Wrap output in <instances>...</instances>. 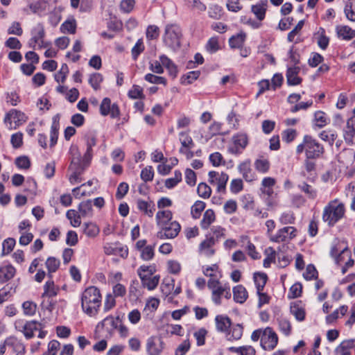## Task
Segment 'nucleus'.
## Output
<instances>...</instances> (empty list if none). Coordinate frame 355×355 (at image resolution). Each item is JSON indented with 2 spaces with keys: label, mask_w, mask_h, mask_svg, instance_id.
<instances>
[{
  "label": "nucleus",
  "mask_w": 355,
  "mask_h": 355,
  "mask_svg": "<svg viewBox=\"0 0 355 355\" xmlns=\"http://www.w3.org/2000/svg\"><path fill=\"white\" fill-rule=\"evenodd\" d=\"M142 285L146 287L148 290L155 289L159 284V276L145 277L141 279Z\"/></svg>",
  "instance_id": "50"
},
{
  "label": "nucleus",
  "mask_w": 355,
  "mask_h": 355,
  "mask_svg": "<svg viewBox=\"0 0 355 355\" xmlns=\"http://www.w3.org/2000/svg\"><path fill=\"white\" fill-rule=\"evenodd\" d=\"M207 286L211 291V298L216 304L221 303L223 295L227 299L231 297L230 287L225 284L222 285L220 280L208 281Z\"/></svg>",
  "instance_id": "6"
},
{
  "label": "nucleus",
  "mask_w": 355,
  "mask_h": 355,
  "mask_svg": "<svg viewBox=\"0 0 355 355\" xmlns=\"http://www.w3.org/2000/svg\"><path fill=\"white\" fill-rule=\"evenodd\" d=\"M248 144V137L245 133L239 132L232 136L228 151L234 155L241 154Z\"/></svg>",
  "instance_id": "7"
},
{
  "label": "nucleus",
  "mask_w": 355,
  "mask_h": 355,
  "mask_svg": "<svg viewBox=\"0 0 355 355\" xmlns=\"http://www.w3.org/2000/svg\"><path fill=\"white\" fill-rule=\"evenodd\" d=\"M103 250L107 255L120 256L122 258L127 257L128 254V248L116 243H106L103 247Z\"/></svg>",
  "instance_id": "17"
},
{
  "label": "nucleus",
  "mask_w": 355,
  "mask_h": 355,
  "mask_svg": "<svg viewBox=\"0 0 355 355\" xmlns=\"http://www.w3.org/2000/svg\"><path fill=\"white\" fill-rule=\"evenodd\" d=\"M83 232L87 237L94 238L98 235L100 229L96 224L88 222L83 224Z\"/></svg>",
  "instance_id": "38"
},
{
  "label": "nucleus",
  "mask_w": 355,
  "mask_h": 355,
  "mask_svg": "<svg viewBox=\"0 0 355 355\" xmlns=\"http://www.w3.org/2000/svg\"><path fill=\"white\" fill-rule=\"evenodd\" d=\"M245 34H238L236 35L232 36L229 40V44L231 48H240L243 46L245 41Z\"/></svg>",
  "instance_id": "55"
},
{
  "label": "nucleus",
  "mask_w": 355,
  "mask_h": 355,
  "mask_svg": "<svg viewBox=\"0 0 355 355\" xmlns=\"http://www.w3.org/2000/svg\"><path fill=\"white\" fill-rule=\"evenodd\" d=\"M59 287L56 286L53 281H48L44 286V293L42 298L53 297L59 292Z\"/></svg>",
  "instance_id": "36"
},
{
  "label": "nucleus",
  "mask_w": 355,
  "mask_h": 355,
  "mask_svg": "<svg viewBox=\"0 0 355 355\" xmlns=\"http://www.w3.org/2000/svg\"><path fill=\"white\" fill-rule=\"evenodd\" d=\"M78 211L82 217L91 216L92 215V205L90 200L83 201L79 204Z\"/></svg>",
  "instance_id": "46"
},
{
  "label": "nucleus",
  "mask_w": 355,
  "mask_h": 355,
  "mask_svg": "<svg viewBox=\"0 0 355 355\" xmlns=\"http://www.w3.org/2000/svg\"><path fill=\"white\" fill-rule=\"evenodd\" d=\"M315 125L319 128L325 126L329 121L326 114L322 111H318L315 113Z\"/></svg>",
  "instance_id": "57"
},
{
  "label": "nucleus",
  "mask_w": 355,
  "mask_h": 355,
  "mask_svg": "<svg viewBox=\"0 0 355 355\" xmlns=\"http://www.w3.org/2000/svg\"><path fill=\"white\" fill-rule=\"evenodd\" d=\"M302 152H304L306 158L318 159L323 155L324 149L313 137L305 135L302 142L296 148L297 154H301Z\"/></svg>",
  "instance_id": "3"
},
{
  "label": "nucleus",
  "mask_w": 355,
  "mask_h": 355,
  "mask_svg": "<svg viewBox=\"0 0 355 355\" xmlns=\"http://www.w3.org/2000/svg\"><path fill=\"white\" fill-rule=\"evenodd\" d=\"M336 33L337 37L343 40H350L355 37V30L347 25L336 26Z\"/></svg>",
  "instance_id": "24"
},
{
  "label": "nucleus",
  "mask_w": 355,
  "mask_h": 355,
  "mask_svg": "<svg viewBox=\"0 0 355 355\" xmlns=\"http://www.w3.org/2000/svg\"><path fill=\"white\" fill-rule=\"evenodd\" d=\"M191 347V343L189 338L181 343L175 351V355H185Z\"/></svg>",
  "instance_id": "64"
},
{
  "label": "nucleus",
  "mask_w": 355,
  "mask_h": 355,
  "mask_svg": "<svg viewBox=\"0 0 355 355\" xmlns=\"http://www.w3.org/2000/svg\"><path fill=\"white\" fill-rule=\"evenodd\" d=\"M60 260L54 257H49L45 263L49 275L55 272L60 267Z\"/></svg>",
  "instance_id": "52"
},
{
  "label": "nucleus",
  "mask_w": 355,
  "mask_h": 355,
  "mask_svg": "<svg viewBox=\"0 0 355 355\" xmlns=\"http://www.w3.org/2000/svg\"><path fill=\"white\" fill-rule=\"evenodd\" d=\"M216 220V215L212 209H207L203 214V218L200 221L201 227L207 230Z\"/></svg>",
  "instance_id": "39"
},
{
  "label": "nucleus",
  "mask_w": 355,
  "mask_h": 355,
  "mask_svg": "<svg viewBox=\"0 0 355 355\" xmlns=\"http://www.w3.org/2000/svg\"><path fill=\"white\" fill-rule=\"evenodd\" d=\"M155 272V267L153 266H141L139 268L137 272L140 279H144L145 277L153 276Z\"/></svg>",
  "instance_id": "59"
},
{
  "label": "nucleus",
  "mask_w": 355,
  "mask_h": 355,
  "mask_svg": "<svg viewBox=\"0 0 355 355\" xmlns=\"http://www.w3.org/2000/svg\"><path fill=\"white\" fill-rule=\"evenodd\" d=\"M339 161L347 167L352 164L354 159V153L350 150H344L338 156Z\"/></svg>",
  "instance_id": "49"
},
{
  "label": "nucleus",
  "mask_w": 355,
  "mask_h": 355,
  "mask_svg": "<svg viewBox=\"0 0 355 355\" xmlns=\"http://www.w3.org/2000/svg\"><path fill=\"white\" fill-rule=\"evenodd\" d=\"M137 208L144 216L152 218L155 211V205L153 200L138 199L136 202Z\"/></svg>",
  "instance_id": "20"
},
{
  "label": "nucleus",
  "mask_w": 355,
  "mask_h": 355,
  "mask_svg": "<svg viewBox=\"0 0 355 355\" xmlns=\"http://www.w3.org/2000/svg\"><path fill=\"white\" fill-rule=\"evenodd\" d=\"M229 351L239 355H255L254 348L250 345H244L241 347H231Z\"/></svg>",
  "instance_id": "41"
},
{
  "label": "nucleus",
  "mask_w": 355,
  "mask_h": 355,
  "mask_svg": "<svg viewBox=\"0 0 355 355\" xmlns=\"http://www.w3.org/2000/svg\"><path fill=\"white\" fill-rule=\"evenodd\" d=\"M162 229L168 233L169 239H175L180 233L181 230V225L178 221L173 220L164 227H162Z\"/></svg>",
  "instance_id": "35"
},
{
  "label": "nucleus",
  "mask_w": 355,
  "mask_h": 355,
  "mask_svg": "<svg viewBox=\"0 0 355 355\" xmlns=\"http://www.w3.org/2000/svg\"><path fill=\"white\" fill-rule=\"evenodd\" d=\"M167 270L173 275H178L182 269L181 264L177 260L170 259L166 262Z\"/></svg>",
  "instance_id": "54"
},
{
  "label": "nucleus",
  "mask_w": 355,
  "mask_h": 355,
  "mask_svg": "<svg viewBox=\"0 0 355 355\" xmlns=\"http://www.w3.org/2000/svg\"><path fill=\"white\" fill-rule=\"evenodd\" d=\"M238 169L240 173L242 175L243 178L247 182H252L254 180L255 176L251 168L250 160H246L241 163L238 166Z\"/></svg>",
  "instance_id": "26"
},
{
  "label": "nucleus",
  "mask_w": 355,
  "mask_h": 355,
  "mask_svg": "<svg viewBox=\"0 0 355 355\" xmlns=\"http://www.w3.org/2000/svg\"><path fill=\"white\" fill-rule=\"evenodd\" d=\"M69 73V68L66 64H63L60 69L59 71H58L55 74V80L57 83H64L67 74Z\"/></svg>",
  "instance_id": "60"
},
{
  "label": "nucleus",
  "mask_w": 355,
  "mask_h": 355,
  "mask_svg": "<svg viewBox=\"0 0 355 355\" xmlns=\"http://www.w3.org/2000/svg\"><path fill=\"white\" fill-rule=\"evenodd\" d=\"M208 181L214 186H216L217 191L224 192L229 179L228 175L225 172L209 171Z\"/></svg>",
  "instance_id": "9"
},
{
  "label": "nucleus",
  "mask_w": 355,
  "mask_h": 355,
  "mask_svg": "<svg viewBox=\"0 0 355 355\" xmlns=\"http://www.w3.org/2000/svg\"><path fill=\"white\" fill-rule=\"evenodd\" d=\"M243 335V327L241 324H236L231 327L226 337L229 340H239Z\"/></svg>",
  "instance_id": "44"
},
{
  "label": "nucleus",
  "mask_w": 355,
  "mask_h": 355,
  "mask_svg": "<svg viewBox=\"0 0 355 355\" xmlns=\"http://www.w3.org/2000/svg\"><path fill=\"white\" fill-rule=\"evenodd\" d=\"M314 39L317 42L320 48L323 50L327 48L329 42V38L326 35L325 30L323 28H319L315 33Z\"/></svg>",
  "instance_id": "30"
},
{
  "label": "nucleus",
  "mask_w": 355,
  "mask_h": 355,
  "mask_svg": "<svg viewBox=\"0 0 355 355\" xmlns=\"http://www.w3.org/2000/svg\"><path fill=\"white\" fill-rule=\"evenodd\" d=\"M205 203L200 200H197L194 205L191 207V214L193 218H199L202 211L205 208Z\"/></svg>",
  "instance_id": "53"
},
{
  "label": "nucleus",
  "mask_w": 355,
  "mask_h": 355,
  "mask_svg": "<svg viewBox=\"0 0 355 355\" xmlns=\"http://www.w3.org/2000/svg\"><path fill=\"white\" fill-rule=\"evenodd\" d=\"M275 183L276 180L275 178L271 177L264 178L262 180L260 188L262 194L268 197H271L274 193L273 187Z\"/></svg>",
  "instance_id": "27"
},
{
  "label": "nucleus",
  "mask_w": 355,
  "mask_h": 355,
  "mask_svg": "<svg viewBox=\"0 0 355 355\" xmlns=\"http://www.w3.org/2000/svg\"><path fill=\"white\" fill-rule=\"evenodd\" d=\"M87 184H83L80 187H76L72 190V193L76 198H80L85 196H89L94 193V189L87 190Z\"/></svg>",
  "instance_id": "47"
},
{
  "label": "nucleus",
  "mask_w": 355,
  "mask_h": 355,
  "mask_svg": "<svg viewBox=\"0 0 355 355\" xmlns=\"http://www.w3.org/2000/svg\"><path fill=\"white\" fill-rule=\"evenodd\" d=\"M296 232L294 227H285L279 230L276 234L270 236V240L277 243L288 241L296 236Z\"/></svg>",
  "instance_id": "13"
},
{
  "label": "nucleus",
  "mask_w": 355,
  "mask_h": 355,
  "mask_svg": "<svg viewBox=\"0 0 355 355\" xmlns=\"http://www.w3.org/2000/svg\"><path fill=\"white\" fill-rule=\"evenodd\" d=\"M215 321L216 329L220 331H226L231 326V321L227 316L217 315Z\"/></svg>",
  "instance_id": "40"
},
{
  "label": "nucleus",
  "mask_w": 355,
  "mask_h": 355,
  "mask_svg": "<svg viewBox=\"0 0 355 355\" xmlns=\"http://www.w3.org/2000/svg\"><path fill=\"white\" fill-rule=\"evenodd\" d=\"M233 297L236 302L243 304L246 301L248 294L244 286L237 285L233 288Z\"/></svg>",
  "instance_id": "33"
},
{
  "label": "nucleus",
  "mask_w": 355,
  "mask_h": 355,
  "mask_svg": "<svg viewBox=\"0 0 355 355\" xmlns=\"http://www.w3.org/2000/svg\"><path fill=\"white\" fill-rule=\"evenodd\" d=\"M100 113L103 116L110 115L112 118H116L120 115V111L116 103L112 104L109 98H104L100 105Z\"/></svg>",
  "instance_id": "15"
},
{
  "label": "nucleus",
  "mask_w": 355,
  "mask_h": 355,
  "mask_svg": "<svg viewBox=\"0 0 355 355\" xmlns=\"http://www.w3.org/2000/svg\"><path fill=\"white\" fill-rule=\"evenodd\" d=\"M344 12L348 20L355 21V0L346 1Z\"/></svg>",
  "instance_id": "43"
},
{
  "label": "nucleus",
  "mask_w": 355,
  "mask_h": 355,
  "mask_svg": "<svg viewBox=\"0 0 355 355\" xmlns=\"http://www.w3.org/2000/svg\"><path fill=\"white\" fill-rule=\"evenodd\" d=\"M15 268L11 265L0 267V283H3L12 279L15 275Z\"/></svg>",
  "instance_id": "34"
},
{
  "label": "nucleus",
  "mask_w": 355,
  "mask_h": 355,
  "mask_svg": "<svg viewBox=\"0 0 355 355\" xmlns=\"http://www.w3.org/2000/svg\"><path fill=\"white\" fill-rule=\"evenodd\" d=\"M5 343L6 345L12 347L18 354L25 353V346L15 336L7 338L5 340Z\"/></svg>",
  "instance_id": "37"
},
{
  "label": "nucleus",
  "mask_w": 355,
  "mask_h": 355,
  "mask_svg": "<svg viewBox=\"0 0 355 355\" xmlns=\"http://www.w3.org/2000/svg\"><path fill=\"white\" fill-rule=\"evenodd\" d=\"M300 67H289L286 71V81L288 85H298L302 83V78L298 76Z\"/></svg>",
  "instance_id": "25"
},
{
  "label": "nucleus",
  "mask_w": 355,
  "mask_h": 355,
  "mask_svg": "<svg viewBox=\"0 0 355 355\" xmlns=\"http://www.w3.org/2000/svg\"><path fill=\"white\" fill-rule=\"evenodd\" d=\"M343 137L347 144H355V119L347 120L343 130Z\"/></svg>",
  "instance_id": "21"
},
{
  "label": "nucleus",
  "mask_w": 355,
  "mask_h": 355,
  "mask_svg": "<svg viewBox=\"0 0 355 355\" xmlns=\"http://www.w3.org/2000/svg\"><path fill=\"white\" fill-rule=\"evenodd\" d=\"M302 293V285L300 283L294 284L289 290L288 297L290 299L297 298L301 296Z\"/></svg>",
  "instance_id": "62"
},
{
  "label": "nucleus",
  "mask_w": 355,
  "mask_h": 355,
  "mask_svg": "<svg viewBox=\"0 0 355 355\" xmlns=\"http://www.w3.org/2000/svg\"><path fill=\"white\" fill-rule=\"evenodd\" d=\"M202 272L205 276L209 277V281L220 280L222 277L219 268L216 264L203 268Z\"/></svg>",
  "instance_id": "32"
},
{
  "label": "nucleus",
  "mask_w": 355,
  "mask_h": 355,
  "mask_svg": "<svg viewBox=\"0 0 355 355\" xmlns=\"http://www.w3.org/2000/svg\"><path fill=\"white\" fill-rule=\"evenodd\" d=\"M267 6L268 3L266 1H261L252 6L251 11L259 21H262L265 18Z\"/></svg>",
  "instance_id": "31"
},
{
  "label": "nucleus",
  "mask_w": 355,
  "mask_h": 355,
  "mask_svg": "<svg viewBox=\"0 0 355 355\" xmlns=\"http://www.w3.org/2000/svg\"><path fill=\"white\" fill-rule=\"evenodd\" d=\"M159 58L162 64V67H164L168 70V74L173 78H175L178 72L175 64L165 55H160Z\"/></svg>",
  "instance_id": "28"
},
{
  "label": "nucleus",
  "mask_w": 355,
  "mask_h": 355,
  "mask_svg": "<svg viewBox=\"0 0 355 355\" xmlns=\"http://www.w3.org/2000/svg\"><path fill=\"white\" fill-rule=\"evenodd\" d=\"M32 37L28 44L31 48L35 49L37 45L40 47L45 46L44 44V37L45 35L44 26L41 24H37L31 31Z\"/></svg>",
  "instance_id": "14"
},
{
  "label": "nucleus",
  "mask_w": 355,
  "mask_h": 355,
  "mask_svg": "<svg viewBox=\"0 0 355 355\" xmlns=\"http://www.w3.org/2000/svg\"><path fill=\"white\" fill-rule=\"evenodd\" d=\"M291 313L295 319L300 322L305 319L306 311L304 306L301 304L300 302L292 303L290 307Z\"/></svg>",
  "instance_id": "29"
},
{
  "label": "nucleus",
  "mask_w": 355,
  "mask_h": 355,
  "mask_svg": "<svg viewBox=\"0 0 355 355\" xmlns=\"http://www.w3.org/2000/svg\"><path fill=\"white\" fill-rule=\"evenodd\" d=\"M197 193L200 197L207 199L211 194V189L206 183L201 182L198 186Z\"/></svg>",
  "instance_id": "56"
},
{
  "label": "nucleus",
  "mask_w": 355,
  "mask_h": 355,
  "mask_svg": "<svg viewBox=\"0 0 355 355\" xmlns=\"http://www.w3.org/2000/svg\"><path fill=\"white\" fill-rule=\"evenodd\" d=\"M173 213L171 210H159L155 214L156 224L160 228L172 221Z\"/></svg>",
  "instance_id": "23"
},
{
  "label": "nucleus",
  "mask_w": 355,
  "mask_h": 355,
  "mask_svg": "<svg viewBox=\"0 0 355 355\" xmlns=\"http://www.w3.org/2000/svg\"><path fill=\"white\" fill-rule=\"evenodd\" d=\"M180 141L182 144V147L180 149V153L184 154L187 159H191L193 155L190 149L194 146L192 139L187 133L181 132L180 135Z\"/></svg>",
  "instance_id": "19"
},
{
  "label": "nucleus",
  "mask_w": 355,
  "mask_h": 355,
  "mask_svg": "<svg viewBox=\"0 0 355 355\" xmlns=\"http://www.w3.org/2000/svg\"><path fill=\"white\" fill-rule=\"evenodd\" d=\"M121 323V320L119 317L114 318L113 316H108L101 322L103 327L109 324L112 329H117Z\"/></svg>",
  "instance_id": "63"
},
{
  "label": "nucleus",
  "mask_w": 355,
  "mask_h": 355,
  "mask_svg": "<svg viewBox=\"0 0 355 355\" xmlns=\"http://www.w3.org/2000/svg\"><path fill=\"white\" fill-rule=\"evenodd\" d=\"M268 277L263 272H255L254 274V281L257 287V292L262 291L266 282Z\"/></svg>",
  "instance_id": "45"
},
{
  "label": "nucleus",
  "mask_w": 355,
  "mask_h": 355,
  "mask_svg": "<svg viewBox=\"0 0 355 355\" xmlns=\"http://www.w3.org/2000/svg\"><path fill=\"white\" fill-rule=\"evenodd\" d=\"M336 261L338 264L345 263L342 268V272L344 274L346 271L354 265V260L351 258L350 252L347 250H343L340 254L336 258Z\"/></svg>",
  "instance_id": "22"
},
{
  "label": "nucleus",
  "mask_w": 355,
  "mask_h": 355,
  "mask_svg": "<svg viewBox=\"0 0 355 355\" xmlns=\"http://www.w3.org/2000/svg\"><path fill=\"white\" fill-rule=\"evenodd\" d=\"M66 216L70 220V223L73 227H77L80 225V218L82 217V216L80 215V214H78L75 209L68 210L67 211Z\"/></svg>",
  "instance_id": "48"
},
{
  "label": "nucleus",
  "mask_w": 355,
  "mask_h": 355,
  "mask_svg": "<svg viewBox=\"0 0 355 355\" xmlns=\"http://www.w3.org/2000/svg\"><path fill=\"white\" fill-rule=\"evenodd\" d=\"M182 31L176 24H167L165 26L163 35L164 44L171 50L175 51L180 47Z\"/></svg>",
  "instance_id": "5"
},
{
  "label": "nucleus",
  "mask_w": 355,
  "mask_h": 355,
  "mask_svg": "<svg viewBox=\"0 0 355 355\" xmlns=\"http://www.w3.org/2000/svg\"><path fill=\"white\" fill-rule=\"evenodd\" d=\"M76 30V22L75 19L65 21L60 26V31L63 33L74 34Z\"/></svg>",
  "instance_id": "51"
},
{
  "label": "nucleus",
  "mask_w": 355,
  "mask_h": 355,
  "mask_svg": "<svg viewBox=\"0 0 355 355\" xmlns=\"http://www.w3.org/2000/svg\"><path fill=\"white\" fill-rule=\"evenodd\" d=\"M41 324L36 321L24 322L21 320H16L15 327L16 329L23 332L26 338H31L34 336V331L40 329Z\"/></svg>",
  "instance_id": "10"
},
{
  "label": "nucleus",
  "mask_w": 355,
  "mask_h": 355,
  "mask_svg": "<svg viewBox=\"0 0 355 355\" xmlns=\"http://www.w3.org/2000/svg\"><path fill=\"white\" fill-rule=\"evenodd\" d=\"M216 243L214 237H208L203 240L199 245L198 252L206 257H212L215 253L214 246Z\"/></svg>",
  "instance_id": "18"
},
{
  "label": "nucleus",
  "mask_w": 355,
  "mask_h": 355,
  "mask_svg": "<svg viewBox=\"0 0 355 355\" xmlns=\"http://www.w3.org/2000/svg\"><path fill=\"white\" fill-rule=\"evenodd\" d=\"M345 206L338 199H334L328 202L324 207L322 220L330 227L334 226L337 222L345 216Z\"/></svg>",
  "instance_id": "2"
},
{
  "label": "nucleus",
  "mask_w": 355,
  "mask_h": 355,
  "mask_svg": "<svg viewBox=\"0 0 355 355\" xmlns=\"http://www.w3.org/2000/svg\"><path fill=\"white\" fill-rule=\"evenodd\" d=\"M205 48L206 50L210 53H216L220 49L218 38L217 37H211L208 40Z\"/></svg>",
  "instance_id": "61"
},
{
  "label": "nucleus",
  "mask_w": 355,
  "mask_h": 355,
  "mask_svg": "<svg viewBox=\"0 0 355 355\" xmlns=\"http://www.w3.org/2000/svg\"><path fill=\"white\" fill-rule=\"evenodd\" d=\"M278 342V337L276 333L270 327L263 330L261 345L265 350L273 349Z\"/></svg>",
  "instance_id": "12"
},
{
  "label": "nucleus",
  "mask_w": 355,
  "mask_h": 355,
  "mask_svg": "<svg viewBox=\"0 0 355 355\" xmlns=\"http://www.w3.org/2000/svg\"><path fill=\"white\" fill-rule=\"evenodd\" d=\"M146 348L148 355H160L164 348V343L161 337L152 336L147 339Z\"/></svg>",
  "instance_id": "11"
},
{
  "label": "nucleus",
  "mask_w": 355,
  "mask_h": 355,
  "mask_svg": "<svg viewBox=\"0 0 355 355\" xmlns=\"http://www.w3.org/2000/svg\"><path fill=\"white\" fill-rule=\"evenodd\" d=\"M71 163L69 166V182L73 184H78L81 182L82 179L80 175L85 169L80 165V152L76 146H71L70 147Z\"/></svg>",
  "instance_id": "4"
},
{
  "label": "nucleus",
  "mask_w": 355,
  "mask_h": 355,
  "mask_svg": "<svg viewBox=\"0 0 355 355\" xmlns=\"http://www.w3.org/2000/svg\"><path fill=\"white\" fill-rule=\"evenodd\" d=\"M338 137L337 132L332 129L322 130L319 134V137L321 140L328 142L331 146H333L334 144H335V147L337 150H339L343 144V141L338 139Z\"/></svg>",
  "instance_id": "16"
},
{
  "label": "nucleus",
  "mask_w": 355,
  "mask_h": 355,
  "mask_svg": "<svg viewBox=\"0 0 355 355\" xmlns=\"http://www.w3.org/2000/svg\"><path fill=\"white\" fill-rule=\"evenodd\" d=\"M27 120V116L21 111L11 110L5 116L4 121L9 129H16Z\"/></svg>",
  "instance_id": "8"
},
{
  "label": "nucleus",
  "mask_w": 355,
  "mask_h": 355,
  "mask_svg": "<svg viewBox=\"0 0 355 355\" xmlns=\"http://www.w3.org/2000/svg\"><path fill=\"white\" fill-rule=\"evenodd\" d=\"M102 295L96 286L87 288L81 295V306L83 311L90 317L97 315L101 306Z\"/></svg>",
  "instance_id": "1"
},
{
  "label": "nucleus",
  "mask_w": 355,
  "mask_h": 355,
  "mask_svg": "<svg viewBox=\"0 0 355 355\" xmlns=\"http://www.w3.org/2000/svg\"><path fill=\"white\" fill-rule=\"evenodd\" d=\"M200 74L199 71H189L187 74L184 75L181 78V82L184 85H190L194 80H197Z\"/></svg>",
  "instance_id": "58"
},
{
  "label": "nucleus",
  "mask_w": 355,
  "mask_h": 355,
  "mask_svg": "<svg viewBox=\"0 0 355 355\" xmlns=\"http://www.w3.org/2000/svg\"><path fill=\"white\" fill-rule=\"evenodd\" d=\"M254 165L255 169L261 173H267L269 171L270 166L269 160L263 157H260L257 159Z\"/></svg>",
  "instance_id": "42"
}]
</instances>
